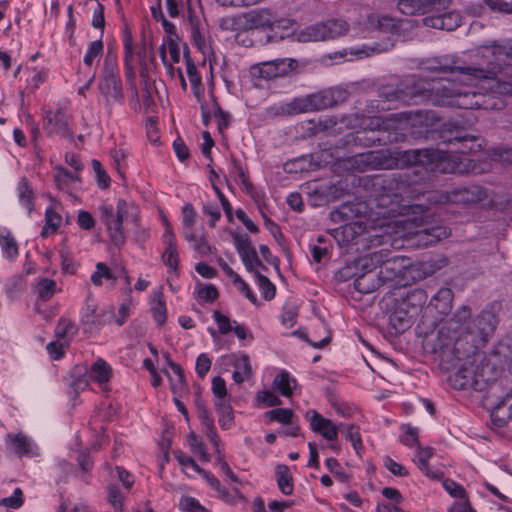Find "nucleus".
Returning <instances> with one entry per match:
<instances>
[{"label":"nucleus","mask_w":512,"mask_h":512,"mask_svg":"<svg viewBox=\"0 0 512 512\" xmlns=\"http://www.w3.org/2000/svg\"><path fill=\"white\" fill-rule=\"evenodd\" d=\"M230 173L232 175L238 176V178L240 179L241 183L245 187H249L250 186V183H249L248 178L246 176L245 169L243 168L241 163L239 161H237L236 159H234V158H232V168H231V172Z\"/></svg>","instance_id":"338daca9"},{"label":"nucleus","mask_w":512,"mask_h":512,"mask_svg":"<svg viewBox=\"0 0 512 512\" xmlns=\"http://www.w3.org/2000/svg\"><path fill=\"white\" fill-rule=\"evenodd\" d=\"M349 23L343 18H329L309 26L297 27L290 32V40L297 42H325L346 36Z\"/></svg>","instance_id":"423d86ee"},{"label":"nucleus","mask_w":512,"mask_h":512,"mask_svg":"<svg viewBox=\"0 0 512 512\" xmlns=\"http://www.w3.org/2000/svg\"><path fill=\"white\" fill-rule=\"evenodd\" d=\"M103 52V43L101 40L93 41L89 44L84 56V63L91 66L95 60L99 59Z\"/></svg>","instance_id":"37998d69"},{"label":"nucleus","mask_w":512,"mask_h":512,"mask_svg":"<svg viewBox=\"0 0 512 512\" xmlns=\"http://www.w3.org/2000/svg\"><path fill=\"white\" fill-rule=\"evenodd\" d=\"M78 225L84 230H91L95 226V220L88 211H80L77 216Z\"/></svg>","instance_id":"0e129e2a"},{"label":"nucleus","mask_w":512,"mask_h":512,"mask_svg":"<svg viewBox=\"0 0 512 512\" xmlns=\"http://www.w3.org/2000/svg\"><path fill=\"white\" fill-rule=\"evenodd\" d=\"M291 335L295 338H298L299 340H302L303 342H306L314 348H321L329 342L328 336H325L319 340H313L309 337L306 331L300 329L293 331Z\"/></svg>","instance_id":"603ef678"},{"label":"nucleus","mask_w":512,"mask_h":512,"mask_svg":"<svg viewBox=\"0 0 512 512\" xmlns=\"http://www.w3.org/2000/svg\"><path fill=\"white\" fill-rule=\"evenodd\" d=\"M234 244L246 269L250 273L259 268H264V264L259 260L257 253L247 236H235Z\"/></svg>","instance_id":"f3484780"},{"label":"nucleus","mask_w":512,"mask_h":512,"mask_svg":"<svg viewBox=\"0 0 512 512\" xmlns=\"http://www.w3.org/2000/svg\"><path fill=\"white\" fill-rule=\"evenodd\" d=\"M369 22L371 25H376L382 31H390L396 27L395 20L386 15H371Z\"/></svg>","instance_id":"c03bdc74"},{"label":"nucleus","mask_w":512,"mask_h":512,"mask_svg":"<svg viewBox=\"0 0 512 512\" xmlns=\"http://www.w3.org/2000/svg\"><path fill=\"white\" fill-rule=\"evenodd\" d=\"M312 112L320 111L343 103L348 96L346 90L341 88H330L309 94Z\"/></svg>","instance_id":"4468645a"},{"label":"nucleus","mask_w":512,"mask_h":512,"mask_svg":"<svg viewBox=\"0 0 512 512\" xmlns=\"http://www.w3.org/2000/svg\"><path fill=\"white\" fill-rule=\"evenodd\" d=\"M169 368L170 370L167 372V377L170 381L171 389L174 394L181 393L186 387L182 369L174 362H169Z\"/></svg>","instance_id":"7c9ffc66"},{"label":"nucleus","mask_w":512,"mask_h":512,"mask_svg":"<svg viewBox=\"0 0 512 512\" xmlns=\"http://www.w3.org/2000/svg\"><path fill=\"white\" fill-rule=\"evenodd\" d=\"M451 0H398V9L405 15L440 12L448 8Z\"/></svg>","instance_id":"ddd939ff"},{"label":"nucleus","mask_w":512,"mask_h":512,"mask_svg":"<svg viewBox=\"0 0 512 512\" xmlns=\"http://www.w3.org/2000/svg\"><path fill=\"white\" fill-rule=\"evenodd\" d=\"M492 420L497 426H504L512 419V394H507L493 409Z\"/></svg>","instance_id":"cd10ccee"},{"label":"nucleus","mask_w":512,"mask_h":512,"mask_svg":"<svg viewBox=\"0 0 512 512\" xmlns=\"http://www.w3.org/2000/svg\"><path fill=\"white\" fill-rule=\"evenodd\" d=\"M95 271L91 274L90 280L93 285L100 287L102 286L103 279L106 280H115V276L112 271L108 268L105 263L98 262L95 266Z\"/></svg>","instance_id":"58836bf2"},{"label":"nucleus","mask_w":512,"mask_h":512,"mask_svg":"<svg viewBox=\"0 0 512 512\" xmlns=\"http://www.w3.org/2000/svg\"><path fill=\"white\" fill-rule=\"evenodd\" d=\"M357 162L369 169H393L397 166V160L387 151H369L357 156Z\"/></svg>","instance_id":"dca6fc26"},{"label":"nucleus","mask_w":512,"mask_h":512,"mask_svg":"<svg viewBox=\"0 0 512 512\" xmlns=\"http://www.w3.org/2000/svg\"><path fill=\"white\" fill-rule=\"evenodd\" d=\"M273 389L285 397L288 396V374L286 372L283 371L274 378Z\"/></svg>","instance_id":"bf43d9fd"},{"label":"nucleus","mask_w":512,"mask_h":512,"mask_svg":"<svg viewBox=\"0 0 512 512\" xmlns=\"http://www.w3.org/2000/svg\"><path fill=\"white\" fill-rule=\"evenodd\" d=\"M7 444L20 457L38 455V448L35 442L23 433L8 434Z\"/></svg>","instance_id":"aec40b11"},{"label":"nucleus","mask_w":512,"mask_h":512,"mask_svg":"<svg viewBox=\"0 0 512 512\" xmlns=\"http://www.w3.org/2000/svg\"><path fill=\"white\" fill-rule=\"evenodd\" d=\"M188 443L191 451L199 457L200 460L209 461L210 457L206 451L205 444L197 437L194 432H191L188 436Z\"/></svg>","instance_id":"a19ab883"},{"label":"nucleus","mask_w":512,"mask_h":512,"mask_svg":"<svg viewBox=\"0 0 512 512\" xmlns=\"http://www.w3.org/2000/svg\"><path fill=\"white\" fill-rule=\"evenodd\" d=\"M477 66L450 64L433 59L423 68L421 79L407 78L390 100L403 104L431 102L461 109H495L492 95H512V54L508 46L485 45L477 50Z\"/></svg>","instance_id":"f257e3e1"},{"label":"nucleus","mask_w":512,"mask_h":512,"mask_svg":"<svg viewBox=\"0 0 512 512\" xmlns=\"http://www.w3.org/2000/svg\"><path fill=\"white\" fill-rule=\"evenodd\" d=\"M276 481L282 493L287 494L286 487L288 486V467L279 464L275 469Z\"/></svg>","instance_id":"4d7b16f0"},{"label":"nucleus","mask_w":512,"mask_h":512,"mask_svg":"<svg viewBox=\"0 0 512 512\" xmlns=\"http://www.w3.org/2000/svg\"><path fill=\"white\" fill-rule=\"evenodd\" d=\"M471 314V308L463 305L438 330V346L459 359L483 347L496 328L497 319L491 310L484 309L475 318Z\"/></svg>","instance_id":"7ed1b4c3"},{"label":"nucleus","mask_w":512,"mask_h":512,"mask_svg":"<svg viewBox=\"0 0 512 512\" xmlns=\"http://www.w3.org/2000/svg\"><path fill=\"white\" fill-rule=\"evenodd\" d=\"M165 232L163 234V240L166 245L165 250L162 254L164 264L172 271L176 272L179 264V255L176 245V237L172 231V226L165 220Z\"/></svg>","instance_id":"a211bd4d"},{"label":"nucleus","mask_w":512,"mask_h":512,"mask_svg":"<svg viewBox=\"0 0 512 512\" xmlns=\"http://www.w3.org/2000/svg\"><path fill=\"white\" fill-rule=\"evenodd\" d=\"M45 220L46 224L41 232V235L44 237L57 231L61 225L62 217L55 210L49 208L46 210Z\"/></svg>","instance_id":"e433bc0d"},{"label":"nucleus","mask_w":512,"mask_h":512,"mask_svg":"<svg viewBox=\"0 0 512 512\" xmlns=\"http://www.w3.org/2000/svg\"><path fill=\"white\" fill-rule=\"evenodd\" d=\"M99 213L100 220L105 225L113 245L120 247L125 243L124 220L133 223V234L136 242L143 243L149 238L148 229L140 225V209L134 202L119 199L116 208L112 205L102 204L99 206Z\"/></svg>","instance_id":"39448f33"},{"label":"nucleus","mask_w":512,"mask_h":512,"mask_svg":"<svg viewBox=\"0 0 512 512\" xmlns=\"http://www.w3.org/2000/svg\"><path fill=\"white\" fill-rule=\"evenodd\" d=\"M210 367V358L204 353L200 354L196 360V373L198 376L203 378L210 370Z\"/></svg>","instance_id":"e2e57ef3"},{"label":"nucleus","mask_w":512,"mask_h":512,"mask_svg":"<svg viewBox=\"0 0 512 512\" xmlns=\"http://www.w3.org/2000/svg\"><path fill=\"white\" fill-rule=\"evenodd\" d=\"M393 261H383L380 252H373L369 256L360 257L356 261V266L361 267L364 270L363 274L357 276L354 281V286L357 291L361 293H370L377 287V283L374 281L376 274L373 270L377 265L383 264L386 269H390Z\"/></svg>","instance_id":"9d476101"},{"label":"nucleus","mask_w":512,"mask_h":512,"mask_svg":"<svg viewBox=\"0 0 512 512\" xmlns=\"http://www.w3.org/2000/svg\"><path fill=\"white\" fill-rule=\"evenodd\" d=\"M57 291L56 282L48 278H40L35 284V292L39 299L48 301Z\"/></svg>","instance_id":"473e14b6"},{"label":"nucleus","mask_w":512,"mask_h":512,"mask_svg":"<svg viewBox=\"0 0 512 512\" xmlns=\"http://www.w3.org/2000/svg\"><path fill=\"white\" fill-rule=\"evenodd\" d=\"M66 346V342L57 339V341L50 342L46 349L53 359H59L64 354V349Z\"/></svg>","instance_id":"69168bd1"},{"label":"nucleus","mask_w":512,"mask_h":512,"mask_svg":"<svg viewBox=\"0 0 512 512\" xmlns=\"http://www.w3.org/2000/svg\"><path fill=\"white\" fill-rule=\"evenodd\" d=\"M99 91L108 103L119 101L122 98V85L118 76L116 56L112 53H108L105 57Z\"/></svg>","instance_id":"1a4fd4ad"},{"label":"nucleus","mask_w":512,"mask_h":512,"mask_svg":"<svg viewBox=\"0 0 512 512\" xmlns=\"http://www.w3.org/2000/svg\"><path fill=\"white\" fill-rule=\"evenodd\" d=\"M92 168L95 173L97 184L100 188L106 189L110 185V177L98 160H92Z\"/></svg>","instance_id":"a18cd8bd"},{"label":"nucleus","mask_w":512,"mask_h":512,"mask_svg":"<svg viewBox=\"0 0 512 512\" xmlns=\"http://www.w3.org/2000/svg\"><path fill=\"white\" fill-rule=\"evenodd\" d=\"M196 221V211L191 204H185L182 208L183 231L194 228Z\"/></svg>","instance_id":"3c124183"},{"label":"nucleus","mask_w":512,"mask_h":512,"mask_svg":"<svg viewBox=\"0 0 512 512\" xmlns=\"http://www.w3.org/2000/svg\"><path fill=\"white\" fill-rule=\"evenodd\" d=\"M199 417L206 436L213 444L215 451L219 453L220 439L215 431L213 419L210 417L208 411L204 408L199 410Z\"/></svg>","instance_id":"c756f323"},{"label":"nucleus","mask_w":512,"mask_h":512,"mask_svg":"<svg viewBox=\"0 0 512 512\" xmlns=\"http://www.w3.org/2000/svg\"><path fill=\"white\" fill-rule=\"evenodd\" d=\"M280 403L279 398L269 390H261L256 393L255 406L258 408L273 407Z\"/></svg>","instance_id":"ea45409f"},{"label":"nucleus","mask_w":512,"mask_h":512,"mask_svg":"<svg viewBox=\"0 0 512 512\" xmlns=\"http://www.w3.org/2000/svg\"><path fill=\"white\" fill-rule=\"evenodd\" d=\"M494 380V372L490 364L481 361L465 363L454 375V386L459 389L472 388L477 391L484 390Z\"/></svg>","instance_id":"6e6552de"},{"label":"nucleus","mask_w":512,"mask_h":512,"mask_svg":"<svg viewBox=\"0 0 512 512\" xmlns=\"http://www.w3.org/2000/svg\"><path fill=\"white\" fill-rule=\"evenodd\" d=\"M22 491L20 488H16L10 497L3 498L2 505L17 509L23 504Z\"/></svg>","instance_id":"680f3d73"},{"label":"nucleus","mask_w":512,"mask_h":512,"mask_svg":"<svg viewBox=\"0 0 512 512\" xmlns=\"http://www.w3.org/2000/svg\"><path fill=\"white\" fill-rule=\"evenodd\" d=\"M394 44L392 42H384V43H373L371 45H361L360 47L344 49L340 52L342 57L351 56L349 60H352L353 57L356 59L367 58L376 54H380L383 52L389 51Z\"/></svg>","instance_id":"5701e85b"},{"label":"nucleus","mask_w":512,"mask_h":512,"mask_svg":"<svg viewBox=\"0 0 512 512\" xmlns=\"http://www.w3.org/2000/svg\"><path fill=\"white\" fill-rule=\"evenodd\" d=\"M43 128L48 135L70 136L67 116L61 108L56 111L51 109L44 111Z\"/></svg>","instance_id":"2eb2a0df"},{"label":"nucleus","mask_w":512,"mask_h":512,"mask_svg":"<svg viewBox=\"0 0 512 512\" xmlns=\"http://www.w3.org/2000/svg\"><path fill=\"white\" fill-rule=\"evenodd\" d=\"M160 49H164L168 56V61H171V64H177L180 62L181 55L179 45L172 39H169L166 44H163L160 47Z\"/></svg>","instance_id":"864d4df0"},{"label":"nucleus","mask_w":512,"mask_h":512,"mask_svg":"<svg viewBox=\"0 0 512 512\" xmlns=\"http://www.w3.org/2000/svg\"><path fill=\"white\" fill-rule=\"evenodd\" d=\"M408 178V173H398L384 180L369 206L368 218L341 228L343 241L365 249L388 243L394 246L402 238H415L423 246L448 238L450 230L442 225L418 229L425 223V211L421 205L410 204L414 191Z\"/></svg>","instance_id":"f03ea898"},{"label":"nucleus","mask_w":512,"mask_h":512,"mask_svg":"<svg viewBox=\"0 0 512 512\" xmlns=\"http://www.w3.org/2000/svg\"><path fill=\"white\" fill-rule=\"evenodd\" d=\"M484 192L474 187L471 189L459 188L451 191L429 193L427 199H433L435 203H463L469 204L482 200Z\"/></svg>","instance_id":"9b49d317"},{"label":"nucleus","mask_w":512,"mask_h":512,"mask_svg":"<svg viewBox=\"0 0 512 512\" xmlns=\"http://www.w3.org/2000/svg\"><path fill=\"white\" fill-rule=\"evenodd\" d=\"M86 376L89 380L103 386L112 377V368L105 360L99 358L86 370Z\"/></svg>","instance_id":"a878e982"},{"label":"nucleus","mask_w":512,"mask_h":512,"mask_svg":"<svg viewBox=\"0 0 512 512\" xmlns=\"http://www.w3.org/2000/svg\"><path fill=\"white\" fill-rule=\"evenodd\" d=\"M223 360L226 364L234 367L233 380L236 383L240 384L251 376L252 370L246 354H230Z\"/></svg>","instance_id":"412c9836"},{"label":"nucleus","mask_w":512,"mask_h":512,"mask_svg":"<svg viewBox=\"0 0 512 512\" xmlns=\"http://www.w3.org/2000/svg\"><path fill=\"white\" fill-rule=\"evenodd\" d=\"M213 318L218 325L219 332L221 334H228L233 330L234 323L225 315L219 311H214Z\"/></svg>","instance_id":"5fc2aeb1"},{"label":"nucleus","mask_w":512,"mask_h":512,"mask_svg":"<svg viewBox=\"0 0 512 512\" xmlns=\"http://www.w3.org/2000/svg\"><path fill=\"white\" fill-rule=\"evenodd\" d=\"M176 459L181 465L183 471L191 476L193 473H202V469L196 464V462L189 456L183 454L176 455Z\"/></svg>","instance_id":"8fccbe9b"},{"label":"nucleus","mask_w":512,"mask_h":512,"mask_svg":"<svg viewBox=\"0 0 512 512\" xmlns=\"http://www.w3.org/2000/svg\"><path fill=\"white\" fill-rule=\"evenodd\" d=\"M212 392L216 397H224L228 395L226 383L221 377H214L212 379Z\"/></svg>","instance_id":"774afa93"},{"label":"nucleus","mask_w":512,"mask_h":512,"mask_svg":"<svg viewBox=\"0 0 512 512\" xmlns=\"http://www.w3.org/2000/svg\"><path fill=\"white\" fill-rule=\"evenodd\" d=\"M75 324L66 318H61L56 326L55 333L57 339L66 342L68 344V339L75 335L76 333Z\"/></svg>","instance_id":"4c0bfd02"},{"label":"nucleus","mask_w":512,"mask_h":512,"mask_svg":"<svg viewBox=\"0 0 512 512\" xmlns=\"http://www.w3.org/2000/svg\"><path fill=\"white\" fill-rule=\"evenodd\" d=\"M17 191L21 205L27 209L28 212H31L34 207V196L32 189L25 179L20 180L17 186Z\"/></svg>","instance_id":"72a5a7b5"},{"label":"nucleus","mask_w":512,"mask_h":512,"mask_svg":"<svg viewBox=\"0 0 512 512\" xmlns=\"http://www.w3.org/2000/svg\"><path fill=\"white\" fill-rule=\"evenodd\" d=\"M179 507L184 512H208L198 500L190 496H184L179 502Z\"/></svg>","instance_id":"de8ad7c7"},{"label":"nucleus","mask_w":512,"mask_h":512,"mask_svg":"<svg viewBox=\"0 0 512 512\" xmlns=\"http://www.w3.org/2000/svg\"><path fill=\"white\" fill-rule=\"evenodd\" d=\"M448 150L422 149L409 150L401 155V161L412 166L411 170L404 173L409 174L408 181L411 185V175L418 176L422 171L439 173H467L473 165L470 160L463 157L469 153H475L482 149L483 140L478 136L462 134L457 132L452 138L445 140Z\"/></svg>","instance_id":"20e7f679"},{"label":"nucleus","mask_w":512,"mask_h":512,"mask_svg":"<svg viewBox=\"0 0 512 512\" xmlns=\"http://www.w3.org/2000/svg\"><path fill=\"white\" fill-rule=\"evenodd\" d=\"M113 313L112 309L110 311H106L105 309L98 310L97 304L95 303L92 294L86 298L85 304L81 309L80 319L84 326L89 330L100 329L104 326L109 318V316Z\"/></svg>","instance_id":"f8f14e48"},{"label":"nucleus","mask_w":512,"mask_h":512,"mask_svg":"<svg viewBox=\"0 0 512 512\" xmlns=\"http://www.w3.org/2000/svg\"><path fill=\"white\" fill-rule=\"evenodd\" d=\"M0 245L4 256L8 260H14L18 256V245L15 238L7 230L0 231Z\"/></svg>","instance_id":"2f4dec72"},{"label":"nucleus","mask_w":512,"mask_h":512,"mask_svg":"<svg viewBox=\"0 0 512 512\" xmlns=\"http://www.w3.org/2000/svg\"><path fill=\"white\" fill-rule=\"evenodd\" d=\"M434 450L431 447L417 446L413 462L417 465L419 470L431 479H440L443 473L438 469H433L429 466V460L433 457Z\"/></svg>","instance_id":"4be33fe9"},{"label":"nucleus","mask_w":512,"mask_h":512,"mask_svg":"<svg viewBox=\"0 0 512 512\" xmlns=\"http://www.w3.org/2000/svg\"><path fill=\"white\" fill-rule=\"evenodd\" d=\"M264 270H266L265 267L259 268L252 272V274L254 275L259 288L262 290L264 298L270 300L275 296V287L269 279L262 274Z\"/></svg>","instance_id":"c9c22d12"},{"label":"nucleus","mask_w":512,"mask_h":512,"mask_svg":"<svg viewBox=\"0 0 512 512\" xmlns=\"http://www.w3.org/2000/svg\"><path fill=\"white\" fill-rule=\"evenodd\" d=\"M454 293L452 289L444 287L431 298L429 308L435 310L439 315H448L452 310Z\"/></svg>","instance_id":"393cba45"},{"label":"nucleus","mask_w":512,"mask_h":512,"mask_svg":"<svg viewBox=\"0 0 512 512\" xmlns=\"http://www.w3.org/2000/svg\"><path fill=\"white\" fill-rule=\"evenodd\" d=\"M306 113L312 112L310 96L294 98L290 102V113Z\"/></svg>","instance_id":"09e8293b"},{"label":"nucleus","mask_w":512,"mask_h":512,"mask_svg":"<svg viewBox=\"0 0 512 512\" xmlns=\"http://www.w3.org/2000/svg\"><path fill=\"white\" fill-rule=\"evenodd\" d=\"M288 71V63L285 59H279L254 65L251 75L262 79H273L284 76Z\"/></svg>","instance_id":"6ab92c4d"},{"label":"nucleus","mask_w":512,"mask_h":512,"mask_svg":"<svg viewBox=\"0 0 512 512\" xmlns=\"http://www.w3.org/2000/svg\"><path fill=\"white\" fill-rule=\"evenodd\" d=\"M183 238L189 242L194 250L198 253L207 255L211 252V246L208 244L204 233L195 227L182 231Z\"/></svg>","instance_id":"c85d7f7f"},{"label":"nucleus","mask_w":512,"mask_h":512,"mask_svg":"<svg viewBox=\"0 0 512 512\" xmlns=\"http://www.w3.org/2000/svg\"><path fill=\"white\" fill-rule=\"evenodd\" d=\"M404 432V436L402 438V442L409 447H413L414 445H420L418 442V431L416 428L410 425H404L402 427Z\"/></svg>","instance_id":"13d9d810"},{"label":"nucleus","mask_w":512,"mask_h":512,"mask_svg":"<svg viewBox=\"0 0 512 512\" xmlns=\"http://www.w3.org/2000/svg\"><path fill=\"white\" fill-rule=\"evenodd\" d=\"M445 491L454 498H458L459 501L468 500L466 491L462 485L456 483L451 479H445L442 483Z\"/></svg>","instance_id":"79ce46f5"},{"label":"nucleus","mask_w":512,"mask_h":512,"mask_svg":"<svg viewBox=\"0 0 512 512\" xmlns=\"http://www.w3.org/2000/svg\"><path fill=\"white\" fill-rule=\"evenodd\" d=\"M108 501L116 510L121 509L124 495L116 485L111 484L108 486Z\"/></svg>","instance_id":"6e6d98bb"},{"label":"nucleus","mask_w":512,"mask_h":512,"mask_svg":"<svg viewBox=\"0 0 512 512\" xmlns=\"http://www.w3.org/2000/svg\"><path fill=\"white\" fill-rule=\"evenodd\" d=\"M448 265V260L444 256H439L436 258H431L426 261L421 262L420 270L424 274L425 277L431 276L435 274L437 271Z\"/></svg>","instance_id":"f704fd0d"},{"label":"nucleus","mask_w":512,"mask_h":512,"mask_svg":"<svg viewBox=\"0 0 512 512\" xmlns=\"http://www.w3.org/2000/svg\"><path fill=\"white\" fill-rule=\"evenodd\" d=\"M310 425L313 431L321 434L328 441H335L338 437L340 426H336L331 420L324 418L316 411H312Z\"/></svg>","instance_id":"b1692460"},{"label":"nucleus","mask_w":512,"mask_h":512,"mask_svg":"<svg viewBox=\"0 0 512 512\" xmlns=\"http://www.w3.org/2000/svg\"><path fill=\"white\" fill-rule=\"evenodd\" d=\"M53 177L58 189L65 191L75 188L80 182V176L78 173L69 172L62 166L54 168Z\"/></svg>","instance_id":"bb28decb"},{"label":"nucleus","mask_w":512,"mask_h":512,"mask_svg":"<svg viewBox=\"0 0 512 512\" xmlns=\"http://www.w3.org/2000/svg\"><path fill=\"white\" fill-rule=\"evenodd\" d=\"M234 29L250 31L270 26L268 42H278L287 36L285 21L276 20L275 15L269 9H253L239 14L233 18Z\"/></svg>","instance_id":"0eeeda50"},{"label":"nucleus","mask_w":512,"mask_h":512,"mask_svg":"<svg viewBox=\"0 0 512 512\" xmlns=\"http://www.w3.org/2000/svg\"><path fill=\"white\" fill-rule=\"evenodd\" d=\"M443 30L452 31L460 25V16L457 13L448 12L442 14Z\"/></svg>","instance_id":"052dcab7"},{"label":"nucleus","mask_w":512,"mask_h":512,"mask_svg":"<svg viewBox=\"0 0 512 512\" xmlns=\"http://www.w3.org/2000/svg\"><path fill=\"white\" fill-rule=\"evenodd\" d=\"M25 281L22 276L15 275L8 279L5 285L6 292L10 298H15L24 288Z\"/></svg>","instance_id":"49530a36"}]
</instances>
